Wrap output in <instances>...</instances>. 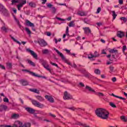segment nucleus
<instances>
[{
	"label": "nucleus",
	"mask_w": 127,
	"mask_h": 127,
	"mask_svg": "<svg viewBox=\"0 0 127 127\" xmlns=\"http://www.w3.org/2000/svg\"><path fill=\"white\" fill-rule=\"evenodd\" d=\"M46 34L47 36H50V35H51V33H50V32H47L46 33Z\"/></svg>",
	"instance_id": "58"
},
{
	"label": "nucleus",
	"mask_w": 127,
	"mask_h": 127,
	"mask_svg": "<svg viewBox=\"0 0 127 127\" xmlns=\"http://www.w3.org/2000/svg\"><path fill=\"white\" fill-rule=\"evenodd\" d=\"M102 54H104L106 55L107 54V52L106 50H103L101 53Z\"/></svg>",
	"instance_id": "56"
},
{
	"label": "nucleus",
	"mask_w": 127,
	"mask_h": 127,
	"mask_svg": "<svg viewBox=\"0 0 127 127\" xmlns=\"http://www.w3.org/2000/svg\"><path fill=\"white\" fill-rule=\"evenodd\" d=\"M7 109V107L5 105H0V111L2 112V111H5Z\"/></svg>",
	"instance_id": "20"
},
{
	"label": "nucleus",
	"mask_w": 127,
	"mask_h": 127,
	"mask_svg": "<svg viewBox=\"0 0 127 127\" xmlns=\"http://www.w3.org/2000/svg\"><path fill=\"white\" fill-rule=\"evenodd\" d=\"M112 58H114V59H117V56L116 55V54H113L112 55Z\"/></svg>",
	"instance_id": "55"
},
{
	"label": "nucleus",
	"mask_w": 127,
	"mask_h": 127,
	"mask_svg": "<svg viewBox=\"0 0 127 127\" xmlns=\"http://www.w3.org/2000/svg\"><path fill=\"white\" fill-rule=\"evenodd\" d=\"M12 10H13L14 13H16V11H17L16 8H12Z\"/></svg>",
	"instance_id": "61"
},
{
	"label": "nucleus",
	"mask_w": 127,
	"mask_h": 127,
	"mask_svg": "<svg viewBox=\"0 0 127 127\" xmlns=\"http://www.w3.org/2000/svg\"><path fill=\"white\" fill-rule=\"evenodd\" d=\"M66 36H70V35L69 34V27H67L66 29L65 34H64L63 36V38H65Z\"/></svg>",
	"instance_id": "17"
},
{
	"label": "nucleus",
	"mask_w": 127,
	"mask_h": 127,
	"mask_svg": "<svg viewBox=\"0 0 127 127\" xmlns=\"http://www.w3.org/2000/svg\"><path fill=\"white\" fill-rule=\"evenodd\" d=\"M52 4H51V3H47V6L48 7H49V8H51H51H52Z\"/></svg>",
	"instance_id": "44"
},
{
	"label": "nucleus",
	"mask_w": 127,
	"mask_h": 127,
	"mask_svg": "<svg viewBox=\"0 0 127 127\" xmlns=\"http://www.w3.org/2000/svg\"><path fill=\"white\" fill-rule=\"evenodd\" d=\"M25 30L28 34H31V31L29 30L28 28H25Z\"/></svg>",
	"instance_id": "43"
},
{
	"label": "nucleus",
	"mask_w": 127,
	"mask_h": 127,
	"mask_svg": "<svg viewBox=\"0 0 127 127\" xmlns=\"http://www.w3.org/2000/svg\"><path fill=\"white\" fill-rule=\"evenodd\" d=\"M121 119L123 122H127V117L125 116H121Z\"/></svg>",
	"instance_id": "34"
},
{
	"label": "nucleus",
	"mask_w": 127,
	"mask_h": 127,
	"mask_svg": "<svg viewBox=\"0 0 127 127\" xmlns=\"http://www.w3.org/2000/svg\"><path fill=\"white\" fill-rule=\"evenodd\" d=\"M26 51H27L28 53H30L31 55H32V56H33L35 59H37V54H36L34 51L30 50L29 48L26 49Z\"/></svg>",
	"instance_id": "12"
},
{
	"label": "nucleus",
	"mask_w": 127,
	"mask_h": 127,
	"mask_svg": "<svg viewBox=\"0 0 127 127\" xmlns=\"http://www.w3.org/2000/svg\"><path fill=\"white\" fill-rule=\"evenodd\" d=\"M115 54L116 56V58H117V59H120V54H119V53L117 52Z\"/></svg>",
	"instance_id": "51"
},
{
	"label": "nucleus",
	"mask_w": 127,
	"mask_h": 127,
	"mask_svg": "<svg viewBox=\"0 0 127 127\" xmlns=\"http://www.w3.org/2000/svg\"><path fill=\"white\" fill-rule=\"evenodd\" d=\"M18 117H19L18 114H13L12 116V119H17V118H18Z\"/></svg>",
	"instance_id": "42"
},
{
	"label": "nucleus",
	"mask_w": 127,
	"mask_h": 127,
	"mask_svg": "<svg viewBox=\"0 0 127 127\" xmlns=\"http://www.w3.org/2000/svg\"><path fill=\"white\" fill-rule=\"evenodd\" d=\"M77 14L80 16H84V15H86V13L83 11H78L77 12Z\"/></svg>",
	"instance_id": "21"
},
{
	"label": "nucleus",
	"mask_w": 127,
	"mask_h": 127,
	"mask_svg": "<svg viewBox=\"0 0 127 127\" xmlns=\"http://www.w3.org/2000/svg\"><path fill=\"white\" fill-rule=\"evenodd\" d=\"M49 116H51V117H53V118H55V115L51 114V113H49Z\"/></svg>",
	"instance_id": "64"
},
{
	"label": "nucleus",
	"mask_w": 127,
	"mask_h": 127,
	"mask_svg": "<svg viewBox=\"0 0 127 127\" xmlns=\"http://www.w3.org/2000/svg\"><path fill=\"white\" fill-rule=\"evenodd\" d=\"M7 67L9 68H11L12 67V65H11V64L10 63H7Z\"/></svg>",
	"instance_id": "46"
},
{
	"label": "nucleus",
	"mask_w": 127,
	"mask_h": 127,
	"mask_svg": "<svg viewBox=\"0 0 127 127\" xmlns=\"http://www.w3.org/2000/svg\"><path fill=\"white\" fill-rule=\"evenodd\" d=\"M0 69H2V70H5V67L0 64Z\"/></svg>",
	"instance_id": "52"
},
{
	"label": "nucleus",
	"mask_w": 127,
	"mask_h": 127,
	"mask_svg": "<svg viewBox=\"0 0 127 127\" xmlns=\"http://www.w3.org/2000/svg\"><path fill=\"white\" fill-rule=\"evenodd\" d=\"M110 70L109 72L111 74H113V73H115V72H116V69H115L113 66L110 67Z\"/></svg>",
	"instance_id": "22"
},
{
	"label": "nucleus",
	"mask_w": 127,
	"mask_h": 127,
	"mask_svg": "<svg viewBox=\"0 0 127 127\" xmlns=\"http://www.w3.org/2000/svg\"><path fill=\"white\" fill-rule=\"evenodd\" d=\"M0 20L1 24L2 25V30L3 31H4V32H8L9 29H8V27H7V26H6V25H5V24L3 22V21H2L0 19Z\"/></svg>",
	"instance_id": "11"
},
{
	"label": "nucleus",
	"mask_w": 127,
	"mask_h": 127,
	"mask_svg": "<svg viewBox=\"0 0 127 127\" xmlns=\"http://www.w3.org/2000/svg\"><path fill=\"white\" fill-rule=\"evenodd\" d=\"M96 116L103 120H107L109 118V112L104 109L98 108L95 111Z\"/></svg>",
	"instance_id": "1"
},
{
	"label": "nucleus",
	"mask_w": 127,
	"mask_h": 127,
	"mask_svg": "<svg viewBox=\"0 0 127 127\" xmlns=\"http://www.w3.org/2000/svg\"><path fill=\"white\" fill-rule=\"evenodd\" d=\"M94 73L97 75H100L101 74V71H100L99 69L96 68L94 70Z\"/></svg>",
	"instance_id": "33"
},
{
	"label": "nucleus",
	"mask_w": 127,
	"mask_h": 127,
	"mask_svg": "<svg viewBox=\"0 0 127 127\" xmlns=\"http://www.w3.org/2000/svg\"><path fill=\"white\" fill-rule=\"evenodd\" d=\"M36 99H37V100H38L40 102H42V101H43L44 100L43 99V98H42V97L39 96H36Z\"/></svg>",
	"instance_id": "35"
},
{
	"label": "nucleus",
	"mask_w": 127,
	"mask_h": 127,
	"mask_svg": "<svg viewBox=\"0 0 127 127\" xmlns=\"http://www.w3.org/2000/svg\"><path fill=\"white\" fill-rule=\"evenodd\" d=\"M96 95H98V96H99V97H104V96H105L103 93L101 92H97Z\"/></svg>",
	"instance_id": "41"
},
{
	"label": "nucleus",
	"mask_w": 127,
	"mask_h": 127,
	"mask_svg": "<svg viewBox=\"0 0 127 127\" xmlns=\"http://www.w3.org/2000/svg\"><path fill=\"white\" fill-rule=\"evenodd\" d=\"M42 64L43 66L44 67V68L47 70L48 71H49L50 73L52 74V70L50 68V66H49V64H48V63H47V62L43 61Z\"/></svg>",
	"instance_id": "8"
},
{
	"label": "nucleus",
	"mask_w": 127,
	"mask_h": 127,
	"mask_svg": "<svg viewBox=\"0 0 127 127\" xmlns=\"http://www.w3.org/2000/svg\"><path fill=\"white\" fill-rule=\"evenodd\" d=\"M49 52H50V50L48 49H45L42 50V53H43V54H48Z\"/></svg>",
	"instance_id": "29"
},
{
	"label": "nucleus",
	"mask_w": 127,
	"mask_h": 127,
	"mask_svg": "<svg viewBox=\"0 0 127 127\" xmlns=\"http://www.w3.org/2000/svg\"><path fill=\"white\" fill-rule=\"evenodd\" d=\"M31 124L29 123H25L23 125H22V127H30Z\"/></svg>",
	"instance_id": "37"
},
{
	"label": "nucleus",
	"mask_w": 127,
	"mask_h": 127,
	"mask_svg": "<svg viewBox=\"0 0 127 127\" xmlns=\"http://www.w3.org/2000/svg\"><path fill=\"white\" fill-rule=\"evenodd\" d=\"M88 59H90L91 61H94L95 60L97 57H99V53L98 52L95 51L94 53V55H92V53H90L87 55Z\"/></svg>",
	"instance_id": "6"
},
{
	"label": "nucleus",
	"mask_w": 127,
	"mask_h": 127,
	"mask_svg": "<svg viewBox=\"0 0 127 127\" xmlns=\"http://www.w3.org/2000/svg\"><path fill=\"white\" fill-rule=\"evenodd\" d=\"M38 42L42 47H44L45 46H46L47 45V43L45 42V41L44 39H40L38 41Z\"/></svg>",
	"instance_id": "15"
},
{
	"label": "nucleus",
	"mask_w": 127,
	"mask_h": 127,
	"mask_svg": "<svg viewBox=\"0 0 127 127\" xmlns=\"http://www.w3.org/2000/svg\"><path fill=\"white\" fill-rule=\"evenodd\" d=\"M72 97L70 94L68 93L66 91L64 92V100H70L72 99Z\"/></svg>",
	"instance_id": "14"
},
{
	"label": "nucleus",
	"mask_w": 127,
	"mask_h": 127,
	"mask_svg": "<svg viewBox=\"0 0 127 127\" xmlns=\"http://www.w3.org/2000/svg\"><path fill=\"white\" fill-rule=\"evenodd\" d=\"M11 38L13 40V41H14V42L18 43L19 45H21V43L19 42V41H17V40L15 39L13 37L11 36Z\"/></svg>",
	"instance_id": "27"
},
{
	"label": "nucleus",
	"mask_w": 127,
	"mask_h": 127,
	"mask_svg": "<svg viewBox=\"0 0 127 127\" xmlns=\"http://www.w3.org/2000/svg\"><path fill=\"white\" fill-rule=\"evenodd\" d=\"M14 19L15 20L16 22L18 24L19 27H21V25H20V23H19V21H18V19H17L16 17H14Z\"/></svg>",
	"instance_id": "39"
},
{
	"label": "nucleus",
	"mask_w": 127,
	"mask_h": 127,
	"mask_svg": "<svg viewBox=\"0 0 127 127\" xmlns=\"http://www.w3.org/2000/svg\"><path fill=\"white\" fill-rule=\"evenodd\" d=\"M21 82L23 86H27V85H28V82L25 80H22Z\"/></svg>",
	"instance_id": "26"
},
{
	"label": "nucleus",
	"mask_w": 127,
	"mask_h": 127,
	"mask_svg": "<svg viewBox=\"0 0 127 127\" xmlns=\"http://www.w3.org/2000/svg\"><path fill=\"white\" fill-rule=\"evenodd\" d=\"M85 77L86 78H88L89 79H92L93 78V75H91L89 72H87L85 74Z\"/></svg>",
	"instance_id": "28"
},
{
	"label": "nucleus",
	"mask_w": 127,
	"mask_h": 127,
	"mask_svg": "<svg viewBox=\"0 0 127 127\" xmlns=\"http://www.w3.org/2000/svg\"><path fill=\"white\" fill-rule=\"evenodd\" d=\"M51 64L52 65H53V66H56V67H57L58 65H57V64L54 63H52V62H51Z\"/></svg>",
	"instance_id": "60"
},
{
	"label": "nucleus",
	"mask_w": 127,
	"mask_h": 127,
	"mask_svg": "<svg viewBox=\"0 0 127 127\" xmlns=\"http://www.w3.org/2000/svg\"><path fill=\"white\" fill-rule=\"evenodd\" d=\"M101 7H98L97 9L96 13H100V11H101Z\"/></svg>",
	"instance_id": "54"
},
{
	"label": "nucleus",
	"mask_w": 127,
	"mask_h": 127,
	"mask_svg": "<svg viewBox=\"0 0 127 127\" xmlns=\"http://www.w3.org/2000/svg\"><path fill=\"white\" fill-rule=\"evenodd\" d=\"M126 50H127V46L124 45L123 46V52L124 54H125V55H126V56H127V54L125 53V51H126Z\"/></svg>",
	"instance_id": "30"
},
{
	"label": "nucleus",
	"mask_w": 127,
	"mask_h": 127,
	"mask_svg": "<svg viewBox=\"0 0 127 127\" xmlns=\"http://www.w3.org/2000/svg\"><path fill=\"white\" fill-rule=\"evenodd\" d=\"M29 5L31 7H35V6H36L35 3H34L33 2H31L30 3H29Z\"/></svg>",
	"instance_id": "40"
},
{
	"label": "nucleus",
	"mask_w": 127,
	"mask_h": 127,
	"mask_svg": "<svg viewBox=\"0 0 127 127\" xmlns=\"http://www.w3.org/2000/svg\"><path fill=\"white\" fill-rule=\"evenodd\" d=\"M25 110L26 111H27V112H28V113H29V114H34L35 119H36L37 120H38L39 121H42V118L40 117H38L36 116V115L37 114L44 115H46V114L43 112V111L35 110V109H32L30 107H26L25 108Z\"/></svg>",
	"instance_id": "2"
},
{
	"label": "nucleus",
	"mask_w": 127,
	"mask_h": 127,
	"mask_svg": "<svg viewBox=\"0 0 127 127\" xmlns=\"http://www.w3.org/2000/svg\"><path fill=\"white\" fill-rule=\"evenodd\" d=\"M28 64H29L31 66H33V67L35 66V64H34V63H33L32 61L30 60H28Z\"/></svg>",
	"instance_id": "36"
},
{
	"label": "nucleus",
	"mask_w": 127,
	"mask_h": 127,
	"mask_svg": "<svg viewBox=\"0 0 127 127\" xmlns=\"http://www.w3.org/2000/svg\"><path fill=\"white\" fill-rule=\"evenodd\" d=\"M112 81L115 82L117 81V78L116 77H113L112 78Z\"/></svg>",
	"instance_id": "59"
},
{
	"label": "nucleus",
	"mask_w": 127,
	"mask_h": 127,
	"mask_svg": "<svg viewBox=\"0 0 127 127\" xmlns=\"http://www.w3.org/2000/svg\"><path fill=\"white\" fill-rule=\"evenodd\" d=\"M69 56H72V57H76V54L70 53H69Z\"/></svg>",
	"instance_id": "53"
},
{
	"label": "nucleus",
	"mask_w": 127,
	"mask_h": 127,
	"mask_svg": "<svg viewBox=\"0 0 127 127\" xmlns=\"http://www.w3.org/2000/svg\"><path fill=\"white\" fill-rule=\"evenodd\" d=\"M1 127H22V122L19 121H16L15 122L13 126L10 125H2Z\"/></svg>",
	"instance_id": "7"
},
{
	"label": "nucleus",
	"mask_w": 127,
	"mask_h": 127,
	"mask_svg": "<svg viewBox=\"0 0 127 127\" xmlns=\"http://www.w3.org/2000/svg\"><path fill=\"white\" fill-rule=\"evenodd\" d=\"M79 86L80 87H84V84H83L82 82H80L79 83Z\"/></svg>",
	"instance_id": "63"
},
{
	"label": "nucleus",
	"mask_w": 127,
	"mask_h": 127,
	"mask_svg": "<svg viewBox=\"0 0 127 127\" xmlns=\"http://www.w3.org/2000/svg\"><path fill=\"white\" fill-rule=\"evenodd\" d=\"M12 4H15L16 3H19L17 6L18 8V10H20L21 9V7L23 6L24 4L26 3V0H12L11 1Z\"/></svg>",
	"instance_id": "4"
},
{
	"label": "nucleus",
	"mask_w": 127,
	"mask_h": 127,
	"mask_svg": "<svg viewBox=\"0 0 127 127\" xmlns=\"http://www.w3.org/2000/svg\"><path fill=\"white\" fill-rule=\"evenodd\" d=\"M119 3L120 4H123V3H124V1H123V0H119Z\"/></svg>",
	"instance_id": "62"
},
{
	"label": "nucleus",
	"mask_w": 127,
	"mask_h": 127,
	"mask_svg": "<svg viewBox=\"0 0 127 127\" xmlns=\"http://www.w3.org/2000/svg\"><path fill=\"white\" fill-rule=\"evenodd\" d=\"M0 11L2 13V14H3V15H8L7 10L1 3H0Z\"/></svg>",
	"instance_id": "9"
},
{
	"label": "nucleus",
	"mask_w": 127,
	"mask_h": 127,
	"mask_svg": "<svg viewBox=\"0 0 127 127\" xmlns=\"http://www.w3.org/2000/svg\"><path fill=\"white\" fill-rule=\"evenodd\" d=\"M54 50L56 51L59 56H60L62 60L64 61L65 63H66V64H68V65L71 66V67H73V68H77V65L75 64H71V63L69 62V60L66 59V58H65L64 55H63V54L58 51V50H57L56 48H54Z\"/></svg>",
	"instance_id": "3"
},
{
	"label": "nucleus",
	"mask_w": 127,
	"mask_h": 127,
	"mask_svg": "<svg viewBox=\"0 0 127 127\" xmlns=\"http://www.w3.org/2000/svg\"><path fill=\"white\" fill-rule=\"evenodd\" d=\"M22 71L23 72H27L30 74V75H32V76H34V77H38L39 78H41V76L36 74L35 73L30 71L27 69H22Z\"/></svg>",
	"instance_id": "13"
},
{
	"label": "nucleus",
	"mask_w": 127,
	"mask_h": 127,
	"mask_svg": "<svg viewBox=\"0 0 127 127\" xmlns=\"http://www.w3.org/2000/svg\"><path fill=\"white\" fill-rule=\"evenodd\" d=\"M3 102H4L5 103H8L9 101H8V99L6 97H4L3 99Z\"/></svg>",
	"instance_id": "49"
},
{
	"label": "nucleus",
	"mask_w": 127,
	"mask_h": 127,
	"mask_svg": "<svg viewBox=\"0 0 127 127\" xmlns=\"http://www.w3.org/2000/svg\"><path fill=\"white\" fill-rule=\"evenodd\" d=\"M32 103L33 105H34V106H35V107H37L38 108H40L41 109L44 107L43 104H41L40 103L36 100H32Z\"/></svg>",
	"instance_id": "10"
},
{
	"label": "nucleus",
	"mask_w": 127,
	"mask_h": 127,
	"mask_svg": "<svg viewBox=\"0 0 127 127\" xmlns=\"http://www.w3.org/2000/svg\"><path fill=\"white\" fill-rule=\"evenodd\" d=\"M45 98L46 99H47V100H49V102H51V103H53L54 102V99H53V97L51 96L46 95Z\"/></svg>",
	"instance_id": "16"
},
{
	"label": "nucleus",
	"mask_w": 127,
	"mask_h": 127,
	"mask_svg": "<svg viewBox=\"0 0 127 127\" xmlns=\"http://www.w3.org/2000/svg\"><path fill=\"white\" fill-rule=\"evenodd\" d=\"M110 96H113V97H115V98H118V99H121V100H126L125 98H124L122 97L118 96H117L116 95H114V93H112V94H110Z\"/></svg>",
	"instance_id": "24"
},
{
	"label": "nucleus",
	"mask_w": 127,
	"mask_h": 127,
	"mask_svg": "<svg viewBox=\"0 0 127 127\" xmlns=\"http://www.w3.org/2000/svg\"><path fill=\"white\" fill-rule=\"evenodd\" d=\"M117 36L118 37L122 38V37H124V36H125V33H124V32L118 31L117 32Z\"/></svg>",
	"instance_id": "18"
},
{
	"label": "nucleus",
	"mask_w": 127,
	"mask_h": 127,
	"mask_svg": "<svg viewBox=\"0 0 127 127\" xmlns=\"http://www.w3.org/2000/svg\"><path fill=\"white\" fill-rule=\"evenodd\" d=\"M83 29L84 31L85 35H87V36H88L89 37H93L94 36L93 33H92V31H91V29L89 27H84L83 28Z\"/></svg>",
	"instance_id": "5"
},
{
	"label": "nucleus",
	"mask_w": 127,
	"mask_h": 127,
	"mask_svg": "<svg viewBox=\"0 0 127 127\" xmlns=\"http://www.w3.org/2000/svg\"><path fill=\"white\" fill-rule=\"evenodd\" d=\"M68 26H69V27H74V26H75V22H74V21H71L69 23Z\"/></svg>",
	"instance_id": "31"
},
{
	"label": "nucleus",
	"mask_w": 127,
	"mask_h": 127,
	"mask_svg": "<svg viewBox=\"0 0 127 127\" xmlns=\"http://www.w3.org/2000/svg\"><path fill=\"white\" fill-rule=\"evenodd\" d=\"M120 19H121V20H123L124 22H127V18H126L125 17H122L120 18Z\"/></svg>",
	"instance_id": "47"
},
{
	"label": "nucleus",
	"mask_w": 127,
	"mask_h": 127,
	"mask_svg": "<svg viewBox=\"0 0 127 127\" xmlns=\"http://www.w3.org/2000/svg\"><path fill=\"white\" fill-rule=\"evenodd\" d=\"M111 12L112 13V16H113V20H115L116 19V18L117 17V14H116V11H111Z\"/></svg>",
	"instance_id": "23"
},
{
	"label": "nucleus",
	"mask_w": 127,
	"mask_h": 127,
	"mask_svg": "<svg viewBox=\"0 0 127 127\" xmlns=\"http://www.w3.org/2000/svg\"><path fill=\"white\" fill-rule=\"evenodd\" d=\"M109 52H110V53H115V54H116L118 52V50L115 49H109Z\"/></svg>",
	"instance_id": "25"
},
{
	"label": "nucleus",
	"mask_w": 127,
	"mask_h": 127,
	"mask_svg": "<svg viewBox=\"0 0 127 127\" xmlns=\"http://www.w3.org/2000/svg\"><path fill=\"white\" fill-rule=\"evenodd\" d=\"M85 88L86 90H88V91H89L90 92H93V93H95V90H93L91 87L86 86Z\"/></svg>",
	"instance_id": "32"
},
{
	"label": "nucleus",
	"mask_w": 127,
	"mask_h": 127,
	"mask_svg": "<svg viewBox=\"0 0 127 127\" xmlns=\"http://www.w3.org/2000/svg\"><path fill=\"white\" fill-rule=\"evenodd\" d=\"M64 51H66V53L68 54V55H70V53H71L70 50H68L67 49H64Z\"/></svg>",
	"instance_id": "48"
},
{
	"label": "nucleus",
	"mask_w": 127,
	"mask_h": 127,
	"mask_svg": "<svg viewBox=\"0 0 127 127\" xmlns=\"http://www.w3.org/2000/svg\"><path fill=\"white\" fill-rule=\"evenodd\" d=\"M26 24L28 26H30V27H34V24L31 23L29 20H26Z\"/></svg>",
	"instance_id": "19"
},
{
	"label": "nucleus",
	"mask_w": 127,
	"mask_h": 127,
	"mask_svg": "<svg viewBox=\"0 0 127 127\" xmlns=\"http://www.w3.org/2000/svg\"><path fill=\"white\" fill-rule=\"evenodd\" d=\"M51 10L53 11V13H55V12H56V8L54 7H52Z\"/></svg>",
	"instance_id": "50"
},
{
	"label": "nucleus",
	"mask_w": 127,
	"mask_h": 127,
	"mask_svg": "<svg viewBox=\"0 0 127 127\" xmlns=\"http://www.w3.org/2000/svg\"><path fill=\"white\" fill-rule=\"evenodd\" d=\"M110 105L111 107H112V108H117V106H116V105H115V104H114L113 102H110Z\"/></svg>",
	"instance_id": "45"
},
{
	"label": "nucleus",
	"mask_w": 127,
	"mask_h": 127,
	"mask_svg": "<svg viewBox=\"0 0 127 127\" xmlns=\"http://www.w3.org/2000/svg\"><path fill=\"white\" fill-rule=\"evenodd\" d=\"M56 18H57V19H58V20H61V21H65V19H62V18H59V17H57Z\"/></svg>",
	"instance_id": "57"
},
{
	"label": "nucleus",
	"mask_w": 127,
	"mask_h": 127,
	"mask_svg": "<svg viewBox=\"0 0 127 127\" xmlns=\"http://www.w3.org/2000/svg\"><path fill=\"white\" fill-rule=\"evenodd\" d=\"M30 91L31 92H33L34 93H36V94H39V90L36 89H30Z\"/></svg>",
	"instance_id": "38"
}]
</instances>
